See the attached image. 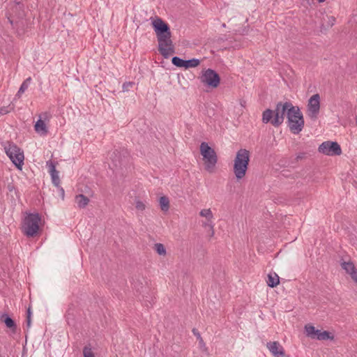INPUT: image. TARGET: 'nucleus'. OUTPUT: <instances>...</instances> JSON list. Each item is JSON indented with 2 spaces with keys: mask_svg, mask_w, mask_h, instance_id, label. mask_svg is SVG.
Returning <instances> with one entry per match:
<instances>
[{
  "mask_svg": "<svg viewBox=\"0 0 357 357\" xmlns=\"http://www.w3.org/2000/svg\"><path fill=\"white\" fill-rule=\"evenodd\" d=\"M152 26L158 41V51L164 58L168 59L174 53L170 27L160 17H157L152 22Z\"/></svg>",
  "mask_w": 357,
  "mask_h": 357,
  "instance_id": "obj_1",
  "label": "nucleus"
},
{
  "mask_svg": "<svg viewBox=\"0 0 357 357\" xmlns=\"http://www.w3.org/2000/svg\"><path fill=\"white\" fill-rule=\"evenodd\" d=\"M290 105L291 106V102L289 101L278 102L274 110L266 109L262 113V122L264 123L270 122L273 126L279 127L284 122V116L287 115Z\"/></svg>",
  "mask_w": 357,
  "mask_h": 357,
  "instance_id": "obj_2",
  "label": "nucleus"
},
{
  "mask_svg": "<svg viewBox=\"0 0 357 357\" xmlns=\"http://www.w3.org/2000/svg\"><path fill=\"white\" fill-rule=\"evenodd\" d=\"M250 158V151L245 149H241L236 152L234 160L233 172L238 181L245 176L248 169Z\"/></svg>",
  "mask_w": 357,
  "mask_h": 357,
  "instance_id": "obj_3",
  "label": "nucleus"
},
{
  "mask_svg": "<svg viewBox=\"0 0 357 357\" xmlns=\"http://www.w3.org/2000/svg\"><path fill=\"white\" fill-rule=\"evenodd\" d=\"M3 146L6 155L13 163L17 169H22L24 160L23 151L13 142H6Z\"/></svg>",
  "mask_w": 357,
  "mask_h": 357,
  "instance_id": "obj_4",
  "label": "nucleus"
},
{
  "mask_svg": "<svg viewBox=\"0 0 357 357\" xmlns=\"http://www.w3.org/2000/svg\"><path fill=\"white\" fill-rule=\"evenodd\" d=\"M41 217L38 213H28L24 218L23 230L24 234L28 237L35 236L39 230V223Z\"/></svg>",
  "mask_w": 357,
  "mask_h": 357,
  "instance_id": "obj_5",
  "label": "nucleus"
},
{
  "mask_svg": "<svg viewBox=\"0 0 357 357\" xmlns=\"http://www.w3.org/2000/svg\"><path fill=\"white\" fill-rule=\"evenodd\" d=\"M200 153L205 161L206 170L212 172L218 162V156L215 150L208 143L203 142L200 145Z\"/></svg>",
  "mask_w": 357,
  "mask_h": 357,
  "instance_id": "obj_6",
  "label": "nucleus"
},
{
  "mask_svg": "<svg viewBox=\"0 0 357 357\" xmlns=\"http://www.w3.org/2000/svg\"><path fill=\"white\" fill-rule=\"evenodd\" d=\"M199 79L202 83L213 89L217 88L220 83L219 74L211 68L203 70Z\"/></svg>",
  "mask_w": 357,
  "mask_h": 357,
  "instance_id": "obj_7",
  "label": "nucleus"
},
{
  "mask_svg": "<svg viewBox=\"0 0 357 357\" xmlns=\"http://www.w3.org/2000/svg\"><path fill=\"white\" fill-rule=\"evenodd\" d=\"M305 330L307 336L312 339L318 340H333L334 339V335L331 333L327 331H321V330L316 329L315 327L311 324L305 325Z\"/></svg>",
  "mask_w": 357,
  "mask_h": 357,
  "instance_id": "obj_8",
  "label": "nucleus"
},
{
  "mask_svg": "<svg viewBox=\"0 0 357 357\" xmlns=\"http://www.w3.org/2000/svg\"><path fill=\"white\" fill-rule=\"evenodd\" d=\"M318 151L319 153L327 155H340L342 153V149L340 144L336 142L326 141L321 143Z\"/></svg>",
  "mask_w": 357,
  "mask_h": 357,
  "instance_id": "obj_9",
  "label": "nucleus"
},
{
  "mask_svg": "<svg viewBox=\"0 0 357 357\" xmlns=\"http://www.w3.org/2000/svg\"><path fill=\"white\" fill-rule=\"evenodd\" d=\"M307 114L310 119L315 121L318 118L320 110V96L316 93L310 97L307 103Z\"/></svg>",
  "mask_w": 357,
  "mask_h": 357,
  "instance_id": "obj_10",
  "label": "nucleus"
},
{
  "mask_svg": "<svg viewBox=\"0 0 357 357\" xmlns=\"http://www.w3.org/2000/svg\"><path fill=\"white\" fill-rule=\"evenodd\" d=\"M111 160L116 167L126 166L129 162V153L126 149H115L111 154Z\"/></svg>",
  "mask_w": 357,
  "mask_h": 357,
  "instance_id": "obj_11",
  "label": "nucleus"
},
{
  "mask_svg": "<svg viewBox=\"0 0 357 357\" xmlns=\"http://www.w3.org/2000/svg\"><path fill=\"white\" fill-rule=\"evenodd\" d=\"M10 8L12 10H9V15H13L18 18H22L24 16V5L21 1H15L10 3ZM8 21L11 24H13V21L10 19V16L8 17Z\"/></svg>",
  "mask_w": 357,
  "mask_h": 357,
  "instance_id": "obj_12",
  "label": "nucleus"
},
{
  "mask_svg": "<svg viewBox=\"0 0 357 357\" xmlns=\"http://www.w3.org/2000/svg\"><path fill=\"white\" fill-rule=\"evenodd\" d=\"M287 124L290 131L295 135L299 134L305 124L304 119L293 120L291 116L287 115Z\"/></svg>",
  "mask_w": 357,
  "mask_h": 357,
  "instance_id": "obj_13",
  "label": "nucleus"
},
{
  "mask_svg": "<svg viewBox=\"0 0 357 357\" xmlns=\"http://www.w3.org/2000/svg\"><path fill=\"white\" fill-rule=\"evenodd\" d=\"M266 347L275 357H285L284 350L278 342H269Z\"/></svg>",
  "mask_w": 357,
  "mask_h": 357,
  "instance_id": "obj_14",
  "label": "nucleus"
},
{
  "mask_svg": "<svg viewBox=\"0 0 357 357\" xmlns=\"http://www.w3.org/2000/svg\"><path fill=\"white\" fill-rule=\"evenodd\" d=\"M0 321L5 324L6 326L10 330L12 334L17 333V326L14 319H13L7 313L0 312Z\"/></svg>",
  "mask_w": 357,
  "mask_h": 357,
  "instance_id": "obj_15",
  "label": "nucleus"
},
{
  "mask_svg": "<svg viewBox=\"0 0 357 357\" xmlns=\"http://www.w3.org/2000/svg\"><path fill=\"white\" fill-rule=\"evenodd\" d=\"M47 166H48L50 168L49 172L51 175L53 184L56 187L60 188V178L59 176V172L56 169L54 163L52 160H49L47 162Z\"/></svg>",
  "mask_w": 357,
  "mask_h": 357,
  "instance_id": "obj_16",
  "label": "nucleus"
},
{
  "mask_svg": "<svg viewBox=\"0 0 357 357\" xmlns=\"http://www.w3.org/2000/svg\"><path fill=\"white\" fill-rule=\"evenodd\" d=\"M342 268L349 274L351 278L357 283V271L353 262L351 261H343L341 263Z\"/></svg>",
  "mask_w": 357,
  "mask_h": 357,
  "instance_id": "obj_17",
  "label": "nucleus"
},
{
  "mask_svg": "<svg viewBox=\"0 0 357 357\" xmlns=\"http://www.w3.org/2000/svg\"><path fill=\"white\" fill-rule=\"evenodd\" d=\"M34 128L36 132L40 135H46L48 132L46 124L45 121L42 120L41 116H40V119L36 121Z\"/></svg>",
  "mask_w": 357,
  "mask_h": 357,
  "instance_id": "obj_18",
  "label": "nucleus"
},
{
  "mask_svg": "<svg viewBox=\"0 0 357 357\" xmlns=\"http://www.w3.org/2000/svg\"><path fill=\"white\" fill-rule=\"evenodd\" d=\"M287 115L291 116L293 120L304 119L303 115L301 112L300 108L298 106H294L292 104L291 106L290 105V107L289 108Z\"/></svg>",
  "mask_w": 357,
  "mask_h": 357,
  "instance_id": "obj_19",
  "label": "nucleus"
},
{
  "mask_svg": "<svg viewBox=\"0 0 357 357\" xmlns=\"http://www.w3.org/2000/svg\"><path fill=\"white\" fill-rule=\"evenodd\" d=\"M75 201L79 208H84L89 204L90 200L86 196L79 194L76 195Z\"/></svg>",
  "mask_w": 357,
  "mask_h": 357,
  "instance_id": "obj_20",
  "label": "nucleus"
},
{
  "mask_svg": "<svg viewBox=\"0 0 357 357\" xmlns=\"http://www.w3.org/2000/svg\"><path fill=\"white\" fill-rule=\"evenodd\" d=\"M266 282L268 287L273 288L279 284L280 278L275 273H270L268 275Z\"/></svg>",
  "mask_w": 357,
  "mask_h": 357,
  "instance_id": "obj_21",
  "label": "nucleus"
},
{
  "mask_svg": "<svg viewBox=\"0 0 357 357\" xmlns=\"http://www.w3.org/2000/svg\"><path fill=\"white\" fill-rule=\"evenodd\" d=\"M324 22L321 24V29L326 30L330 27H332L335 22V18L333 16H326V18L324 17Z\"/></svg>",
  "mask_w": 357,
  "mask_h": 357,
  "instance_id": "obj_22",
  "label": "nucleus"
},
{
  "mask_svg": "<svg viewBox=\"0 0 357 357\" xmlns=\"http://www.w3.org/2000/svg\"><path fill=\"white\" fill-rule=\"evenodd\" d=\"M31 77H29L28 78H26L23 82L22 84H21L17 94H16V96L17 97H20L22 93H24V91L28 89V87L29 86L31 82Z\"/></svg>",
  "mask_w": 357,
  "mask_h": 357,
  "instance_id": "obj_23",
  "label": "nucleus"
},
{
  "mask_svg": "<svg viewBox=\"0 0 357 357\" xmlns=\"http://www.w3.org/2000/svg\"><path fill=\"white\" fill-rule=\"evenodd\" d=\"M159 204H160V209L162 211L166 212L169 210V200L167 197H166V196L160 197L159 199Z\"/></svg>",
  "mask_w": 357,
  "mask_h": 357,
  "instance_id": "obj_24",
  "label": "nucleus"
},
{
  "mask_svg": "<svg viewBox=\"0 0 357 357\" xmlns=\"http://www.w3.org/2000/svg\"><path fill=\"white\" fill-rule=\"evenodd\" d=\"M200 64V60L198 59H191L189 60H185L184 68L189 69L191 68H195Z\"/></svg>",
  "mask_w": 357,
  "mask_h": 357,
  "instance_id": "obj_25",
  "label": "nucleus"
},
{
  "mask_svg": "<svg viewBox=\"0 0 357 357\" xmlns=\"http://www.w3.org/2000/svg\"><path fill=\"white\" fill-rule=\"evenodd\" d=\"M155 297L153 295L143 296V301L147 307H151L155 302Z\"/></svg>",
  "mask_w": 357,
  "mask_h": 357,
  "instance_id": "obj_26",
  "label": "nucleus"
},
{
  "mask_svg": "<svg viewBox=\"0 0 357 357\" xmlns=\"http://www.w3.org/2000/svg\"><path fill=\"white\" fill-rule=\"evenodd\" d=\"M192 332L193 335L197 337V340L199 341V344L200 348H205V349H206V344L204 342V340L202 337L201 334L198 331V330L197 328H193L192 330Z\"/></svg>",
  "mask_w": 357,
  "mask_h": 357,
  "instance_id": "obj_27",
  "label": "nucleus"
},
{
  "mask_svg": "<svg viewBox=\"0 0 357 357\" xmlns=\"http://www.w3.org/2000/svg\"><path fill=\"white\" fill-rule=\"evenodd\" d=\"M172 63L176 67L184 68L185 60L178 56L172 57Z\"/></svg>",
  "mask_w": 357,
  "mask_h": 357,
  "instance_id": "obj_28",
  "label": "nucleus"
},
{
  "mask_svg": "<svg viewBox=\"0 0 357 357\" xmlns=\"http://www.w3.org/2000/svg\"><path fill=\"white\" fill-rule=\"evenodd\" d=\"M154 249L155 250V252L159 255H166V249L164 246L163 244L162 243H157L154 245Z\"/></svg>",
  "mask_w": 357,
  "mask_h": 357,
  "instance_id": "obj_29",
  "label": "nucleus"
},
{
  "mask_svg": "<svg viewBox=\"0 0 357 357\" xmlns=\"http://www.w3.org/2000/svg\"><path fill=\"white\" fill-rule=\"evenodd\" d=\"M132 284L133 285V287L136 289L137 292H143V283L139 279L134 280L133 282H132Z\"/></svg>",
  "mask_w": 357,
  "mask_h": 357,
  "instance_id": "obj_30",
  "label": "nucleus"
},
{
  "mask_svg": "<svg viewBox=\"0 0 357 357\" xmlns=\"http://www.w3.org/2000/svg\"><path fill=\"white\" fill-rule=\"evenodd\" d=\"M199 215L202 217H205L208 221H210V220H211L213 217L212 211H211L210 208L202 209L200 211Z\"/></svg>",
  "mask_w": 357,
  "mask_h": 357,
  "instance_id": "obj_31",
  "label": "nucleus"
},
{
  "mask_svg": "<svg viewBox=\"0 0 357 357\" xmlns=\"http://www.w3.org/2000/svg\"><path fill=\"white\" fill-rule=\"evenodd\" d=\"M84 357H95L93 353L91 351V348L85 346L83 349Z\"/></svg>",
  "mask_w": 357,
  "mask_h": 357,
  "instance_id": "obj_32",
  "label": "nucleus"
},
{
  "mask_svg": "<svg viewBox=\"0 0 357 357\" xmlns=\"http://www.w3.org/2000/svg\"><path fill=\"white\" fill-rule=\"evenodd\" d=\"M13 109V107L8 105L6 107H0V116L6 114Z\"/></svg>",
  "mask_w": 357,
  "mask_h": 357,
  "instance_id": "obj_33",
  "label": "nucleus"
},
{
  "mask_svg": "<svg viewBox=\"0 0 357 357\" xmlns=\"http://www.w3.org/2000/svg\"><path fill=\"white\" fill-rule=\"evenodd\" d=\"M135 207L137 210L144 211L145 209V204L142 201H137Z\"/></svg>",
  "mask_w": 357,
  "mask_h": 357,
  "instance_id": "obj_34",
  "label": "nucleus"
},
{
  "mask_svg": "<svg viewBox=\"0 0 357 357\" xmlns=\"http://www.w3.org/2000/svg\"><path fill=\"white\" fill-rule=\"evenodd\" d=\"M305 158H306V153H305V152L299 153L298 154L296 155L294 160H295V162H298L299 160H303Z\"/></svg>",
  "mask_w": 357,
  "mask_h": 357,
  "instance_id": "obj_35",
  "label": "nucleus"
},
{
  "mask_svg": "<svg viewBox=\"0 0 357 357\" xmlns=\"http://www.w3.org/2000/svg\"><path fill=\"white\" fill-rule=\"evenodd\" d=\"M134 84H135L134 82H132L124 83L123 84V91H128L129 90V87H132Z\"/></svg>",
  "mask_w": 357,
  "mask_h": 357,
  "instance_id": "obj_36",
  "label": "nucleus"
},
{
  "mask_svg": "<svg viewBox=\"0 0 357 357\" xmlns=\"http://www.w3.org/2000/svg\"><path fill=\"white\" fill-rule=\"evenodd\" d=\"M204 226H205V227H210V229H211V236H213V234H214V231H213V223H212L211 220H210V221H208V220H207V222L204 223Z\"/></svg>",
  "mask_w": 357,
  "mask_h": 357,
  "instance_id": "obj_37",
  "label": "nucleus"
},
{
  "mask_svg": "<svg viewBox=\"0 0 357 357\" xmlns=\"http://www.w3.org/2000/svg\"><path fill=\"white\" fill-rule=\"evenodd\" d=\"M31 314H32V312H31V307H29L27 310H26V317H31Z\"/></svg>",
  "mask_w": 357,
  "mask_h": 357,
  "instance_id": "obj_38",
  "label": "nucleus"
},
{
  "mask_svg": "<svg viewBox=\"0 0 357 357\" xmlns=\"http://www.w3.org/2000/svg\"><path fill=\"white\" fill-rule=\"evenodd\" d=\"M31 317H26V326H27V328H29L31 326Z\"/></svg>",
  "mask_w": 357,
  "mask_h": 357,
  "instance_id": "obj_39",
  "label": "nucleus"
},
{
  "mask_svg": "<svg viewBox=\"0 0 357 357\" xmlns=\"http://www.w3.org/2000/svg\"><path fill=\"white\" fill-rule=\"evenodd\" d=\"M7 188L10 192H12L14 188V186L12 183H9L7 186Z\"/></svg>",
  "mask_w": 357,
  "mask_h": 357,
  "instance_id": "obj_40",
  "label": "nucleus"
},
{
  "mask_svg": "<svg viewBox=\"0 0 357 357\" xmlns=\"http://www.w3.org/2000/svg\"><path fill=\"white\" fill-rule=\"evenodd\" d=\"M60 194L62 197V199H63L64 197V190L63 189V188H60Z\"/></svg>",
  "mask_w": 357,
  "mask_h": 357,
  "instance_id": "obj_41",
  "label": "nucleus"
},
{
  "mask_svg": "<svg viewBox=\"0 0 357 357\" xmlns=\"http://www.w3.org/2000/svg\"><path fill=\"white\" fill-rule=\"evenodd\" d=\"M319 3H323L325 1V0H317Z\"/></svg>",
  "mask_w": 357,
  "mask_h": 357,
  "instance_id": "obj_42",
  "label": "nucleus"
},
{
  "mask_svg": "<svg viewBox=\"0 0 357 357\" xmlns=\"http://www.w3.org/2000/svg\"><path fill=\"white\" fill-rule=\"evenodd\" d=\"M244 103H245V101H243V102H241V105H244Z\"/></svg>",
  "mask_w": 357,
  "mask_h": 357,
  "instance_id": "obj_43",
  "label": "nucleus"
},
{
  "mask_svg": "<svg viewBox=\"0 0 357 357\" xmlns=\"http://www.w3.org/2000/svg\"><path fill=\"white\" fill-rule=\"evenodd\" d=\"M244 103H245V101H243V102H241V105H244Z\"/></svg>",
  "mask_w": 357,
  "mask_h": 357,
  "instance_id": "obj_44",
  "label": "nucleus"
},
{
  "mask_svg": "<svg viewBox=\"0 0 357 357\" xmlns=\"http://www.w3.org/2000/svg\"><path fill=\"white\" fill-rule=\"evenodd\" d=\"M244 103H245V101H243V102H241V105H244Z\"/></svg>",
  "mask_w": 357,
  "mask_h": 357,
  "instance_id": "obj_45",
  "label": "nucleus"
},
{
  "mask_svg": "<svg viewBox=\"0 0 357 357\" xmlns=\"http://www.w3.org/2000/svg\"><path fill=\"white\" fill-rule=\"evenodd\" d=\"M70 315V313H68V315L67 316H69ZM67 319H68V317H67Z\"/></svg>",
  "mask_w": 357,
  "mask_h": 357,
  "instance_id": "obj_46",
  "label": "nucleus"
}]
</instances>
